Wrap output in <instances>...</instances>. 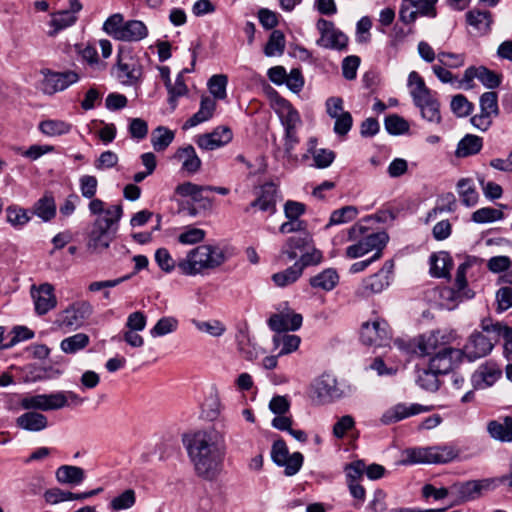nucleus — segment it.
<instances>
[{"instance_id":"nucleus-41","label":"nucleus","mask_w":512,"mask_h":512,"mask_svg":"<svg viewBox=\"0 0 512 512\" xmlns=\"http://www.w3.org/2000/svg\"><path fill=\"white\" fill-rule=\"evenodd\" d=\"M33 212L45 222L53 219L56 215V204L53 196L45 194L34 204Z\"/></svg>"},{"instance_id":"nucleus-48","label":"nucleus","mask_w":512,"mask_h":512,"mask_svg":"<svg viewBox=\"0 0 512 512\" xmlns=\"http://www.w3.org/2000/svg\"><path fill=\"white\" fill-rule=\"evenodd\" d=\"M469 25L479 31H487L492 23V14L490 11L471 10L466 14Z\"/></svg>"},{"instance_id":"nucleus-12","label":"nucleus","mask_w":512,"mask_h":512,"mask_svg":"<svg viewBox=\"0 0 512 512\" xmlns=\"http://www.w3.org/2000/svg\"><path fill=\"white\" fill-rule=\"evenodd\" d=\"M41 73L43 75L41 90L47 95L64 91L71 85L77 83L80 79L79 74L73 70L56 72L50 69H44Z\"/></svg>"},{"instance_id":"nucleus-33","label":"nucleus","mask_w":512,"mask_h":512,"mask_svg":"<svg viewBox=\"0 0 512 512\" xmlns=\"http://www.w3.org/2000/svg\"><path fill=\"white\" fill-rule=\"evenodd\" d=\"M500 372L494 365H481L473 374L471 381L475 388L484 389L493 385L499 378Z\"/></svg>"},{"instance_id":"nucleus-51","label":"nucleus","mask_w":512,"mask_h":512,"mask_svg":"<svg viewBox=\"0 0 512 512\" xmlns=\"http://www.w3.org/2000/svg\"><path fill=\"white\" fill-rule=\"evenodd\" d=\"M285 49V36L280 30H273L265 45L264 53L268 57L281 55Z\"/></svg>"},{"instance_id":"nucleus-10","label":"nucleus","mask_w":512,"mask_h":512,"mask_svg":"<svg viewBox=\"0 0 512 512\" xmlns=\"http://www.w3.org/2000/svg\"><path fill=\"white\" fill-rule=\"evenodd\" d=\"M495 488L496 480L492 478L457 482L452 484V497L458 502H468Z\"/></svg>"},{"instance_id":"nucleus-64","label":"nucleus","mask_w":512,"mask_h":512,"mask_svg":"<svg viewBox=\"0 0 512 512\" xmlns=\"http://www.w3.org/2000/svg\"><path fill=\"white\" fill-rule=\"evenodd\" d=\"M206 232L203 229L188 226L178 235V242L184 245H193L205 239Z\"/></svg>"},{"instance_id":"nucleus-36","label":"nucleus","mask_w":512,"mask_h":512,"mask_svg":"<svg viewBox=\"0 0 512 512\" xmlns=\"http://www.w3.org/2000/svg\"><path fill=\"white\" fill-rule=\"evenodd\" d=\"M461 202L466 207H473L479 201V193L471 178H461L456 185Z\"/></svg>"},{"instance_id":"nucleus-23","label":"nucleus","mask_w":512,"mask_h":512,"mask_svg":"<svg viewBox=\"0 0 512 512\" xmlns=\"http://www.w3.org/2000/svg\"><path fill=\"white\" fill-rule=\"evenodd\" d=\"M116 77L124 85H135L142 77V67L133 58L126 61L119 58L116 65Z\"/></svg>"},{"instance_id":"nucleus-59","label":"nucleus","mask_w":512,"mask_h":512,"mask_svg":"<svg viewBox=\"0 0 512 512\" xmlns=\"http://www.w3.org/2000/svg\"><path fill=\"white\" fill-rule=\"evenodd\" d=\"M7 222L15 228H22L30 221L27 210L18 206H9L6 209Z\"/></svg>"},{"instance_id":"nucleus-37","label":"nucleus","mask_w":512,"mask_h":512,"mask_svg":"<svg viewBox=\"0 0 512 512\" xmlns=\"http://www.w3.org/2000/svg\"><path fill=\"white\" fill-rule=\"evenodd\" d=\"M339 282V275L334 268H327L310 278L309 283L315 289L333 290Z\"/></svg>"},{"instance_id":"nucleus-19","label":"nucleus","mask_w":512,"mask_h":512,"mask_svg":"<svg viewBox=\"0 0 512 512\" xmlns=\"http://www.w3.org/2000/svg\"><path fill=\"white\" fill-rule=\"evenodd\" d=\"M431 356L428 367L438 375L447 374L461 360L462 351L460 349L450 347Z\"/></svg>"},{"instance_id":"nucleus-53","label":"nucleus","mask_w":512,"mask_h":512,"mask_svg":"<svg viewBox=\"0 0 512 512\" xmlns=\"http://www.w3.org/2000/svg\"><path fill=\"white\" fill-rule=\"evenodd\" d=\"M228 78L224 74L213 75L208 81V88L210 93L213 95L215 101L223 100L227 97L226 87Z\"/></svg>"},{"instance_id":"nucleus-52","label":"nucleus","mask_w":512,"mask_h":512,"mask_svg":"<svg viewBox=\"0 0 512 512\" xmlns=\"http://www.w3.org/2000/svg\"><path fill=\"white\" fill-rule=\"evenodd\" d=\"M480 111L492 117L499 115L498 94L494 91L483 93L479 99Z\"/></svg>"},{"instance_id":"nucleus-20","label":"nucleus","mask_w":512,"mask_h":512,"mask_svg":"<svg viewBox=\"0 0 512 512\" xmlns=\"http://www.w3.org/2000/svg\"><path fill=\"white\" fill-rule=\"evenodd\" d=\"M302 315L286 309L270 316L267 321L269 328L275 332L298 330L302 325Z\"/></svg>"},{"instance_id":"nucleus-46","label":"nucleus","mask_w":512,"mask_h":512,"mask_svg":"<svg viewBox=\"0 0 512 512\" xmlns=\"http://www.w3.org/2000/svg\"><path fill=\"white\" fill-rule=\"evenodd\" d=\"M174 132L166 127L159 126L153 130L151 143L155 151H164L173 141Z\"/></svg>"},{"instance_id":"nucleus-16","label":"nucleus","mask_w":512,"mask_h":512,"mask_svg":"<svg viewBox=\"0 0 512 512\" xmlns=\"http://www.w3.org/2000/svg\"><path fill=\"white\" fill-rule=\"evenodd\" d=\"M31 296L34 301L35 311L38 315H45L57 305V299L54 294V287L50 283H43L36 287H31Z\"/></svg>"},{"instance_id":"nucleus-4","label":"nucleus","mask_w":512,"mask_h":512,"mask_svg":"<svg viewBox=\"0 0 512 512\" xmlns=\"http://www.w3.org/2000/svg\"><path fill=\"white\" fill-rule=\"evenodd\" d=\"M453 446H431L407 448L402 452L400 464H445L458 457Z\"/></svg>"},{"instance_id":"nucleus-31","label":"nucleus","mask_w":512,"mask_h":512,"mask_svg":"<svg viewBox=\"0 0 512 512\" xmlns=\"http://www.w3.org/2000/svg\"><path fill=\"white\" fill-rule=\"evenodd\" d=\"M55 477L60 484L78 486L85 480L86 473L79 466L62 465L57 468Z\"/></svg>"},{"instance_id":"nucleus-56","label":"nucleus","mask_w":512,"mask_h":512,"mask_svg":"<svg viewBox=\"0 0 512 512\" xmlns=\"http://www.w3.org/2000/svg\"><path fill=\"white\" fill-rule=\"evenodd\" d=\"M481 327L484 332L493 333L495 341H497L499 337L509 340L512 339V328L500 322L492 323L490 319H484L481 323Z\"/></svg>"},{"instance_id":"nucleus-55","label":"nucleus","mask_w":512,"mask_h":512,"mask_svg":"<svg viewBox=\"0 0 512 512\" xmlns=\"http://www.w3.org/2000/svg\"><path fill=\"white\" fill-rule=\"evenodd\" d=\"M504 213L492 207H483L472 214V221L479 224L495 222L503 219Z\"/></svg>"},{"instance_id":"nucleus-29","label":"nucleus","mask_w":512,"mask_h":512,"mask_svg":"<svg viewBox=\"0 0 512 512\" xmlns=\"http://www.w3.org/2000/svg\"><path fill=\"white\" fill-rule=\"evenodd\" d=\"M277 188L273 183H266L261 187L258 198L250 203V207H257L263 212L274 214L276 212Z\"/></svg>"},{"instance_id":"nucleus-60","label":"nucleus","mask_w":512,"mask_h":512,"mask_svg":"<svg viewBox=\"0 0 512 512\" xmlns=\"http://www.w3.org/2000/svg\"><path fill=\"white\" fill-rule=\"evenodd\" d=\"M358 210L354 206H345L331 213L328 226L338 225L352 221L356 218Z\"/></svg>"},{"instance_id":"nucleus-8","label":"nucleus","mask_w":512,"mask_h":512,"mask_svg":"<svg viewBox=\"0 0 512 512\" xmlns=\"http://www.w3.org/2000/svg\"><path fill=\"white\" fill-rule=\"evenodd\" d=\"M393 267L394 265L391 261L385 262L378 272L362 280L355 291V295L362 299H368L375 294L381 293L392 281Z\"/></svg>"},{"instance_id":"nucleus-39","label":"nucleus","mask_w":512,"mask_h":512,"mask_svg":"<svg viewBox=\"0 0 512 512\" xmlns=\"http://www.w3.org/2000/svg\"><path fill=\"white\" fill-rule=\"evenodd\" d=\"M483 139L477 135L467 134L459 142L455 151L457 157H468L480 152Z\"/></svg>"},{"instance_id":"nucleus-28","label":"nucleus","mask_w":512,"mask_h":512,"mask_svg":"<svg viewBox=\"0 0 512 512\" xmlns=\"http://www.w3.org/2000/svg\"><path fill=\"white\" fill-rule=\"evenodd\" d=\"M16 425L25 431L40 432L48 427V419L40 412L27 411L17 417Z\"/></svg>"},{"instance_id":"nucleus-18","label":"nucleus","mask_w":512,"mask_h":512,"mask_svg":"<svg viewBox=\"0 0 512 512\" xmlns=\"http://www.w3.org/2000/svg\"><path fill=\"white\" fill-rule=\"evenodd\" d=\"M314 393L320 402H331L343 396L344 391L331 374H322L314 383Z\"/></svg>"},{"instance_id":"nucleus-42","label":"nucleus","mask_w":512,"mask_h":512,"mask_svg":"<svg viewBox=\"0 0 512 512\" xmlns=\"http://www.w3.org/2000/svg\"><path fill=\"white\" fill-rule=\"evenodd\" d=\"M90 343V338L85 333H77L63 339L60 343L61 350L66 354H75L86 348Z\"/></svg>"},{"instance_id":"nucleus-54","label":"nucleus","mask_w":512,"mask_h":512,"mask_svg":"<svg viewBox=\"0 0 512 512\" xmlns=\"http://www.w3.org/2000/svg\"><path fill=\"white\" fill-rule=\"evenodd\" d=\"M384 126L391 135H401L409 131V123L397 114L388 115L384 120Z\"/></svg>"},{"instance_id":"nucleus-50","label":"nucleus","mask_w":512,"mask_h":512,"mask_svg":"<svg viewBox=\"0 0 512 512\" xmlns=\"http://www.w3.org/2000/svg\"><path fill=\"white\" fill-rule=\"evenodd\" d=\"M136 503V492L133 489H126L109 502L112 511H121L132 508Z\"/></svg>"},{"instance_id":"nucleus-44","label":"nucleus","mask_w":512,"mask_h":512,"mask_svg":"<svg viewBox=\"0 0 512 512\" xmlns=\"http://www.w3.org/2000/svg\"><path fill=\"white\" fill-rule=\"evenodd\" d=\"M301 339L297 335H277L273 337L275 348L281 347L278 356H283L296 351L300 345Z\"/></svg>"},{"instance_id":"nucleus-40","label":"nucleus","mask_w":512,"mask_h":512,"mask_svg":"<svg viewBox=\"0 0 512 512\" xmlns=\"http://www.w3.org/2000/svg\"><path fill=\"white\" fill-rule=\"evenodd\" d=\"M38 128L48 137H58L70 133L72 124L60 119H46L39 123Z\"/></svg>"},{"instance_id":"nucleus-1","label":"nucleus","mask_w":512,"mask_h":512,"mask_svg":"<svg viewBox=\"0 0 512 512\" xmlns=\"http://www.w3.org/2000/svg\"><path fill=\"white\" fill-rule=\"evenodd\" d=\"M187 453L198 477L215 480L223 469L226 455L224 435L215 428L198 430L184 439Z\"/></svg>"},{"instance_id":"nucleus-25","label":"nucleus","mask_w":512,"mask_h":512,"mask_svg":"<svg viewBox=\"0 0 512 512\" xmlns=\"http://www.w3.org/2000/svg\"><path fill=\"white\" fill-rule=\"evenodd\" d=\"M426 411V408L420 404L406 405L399 403L392 408L388 409L381 417L383 424H392L401 421L410 416L418 415Z\"/></svg>"},{"instance_id":"nucleus-7","label":"nucleus","mask_w":512,"mask_h":512,"mask_svg":"<svg viewBox=\"0 0 512 512\" xmlns=\"http://www.w3.org/2000/svg\"><path fill=\"white\" fill-rule=\"evenodd\" d=\"M92 312L93 307L88 301H76L58 313L54 324L64 332H71L83 326Z\"/></svg>"},{"instance_id":"nucleus-61","label":"nucleus","mask_w":512,"mask_h":512,"mask_svg":"<svg viewBox=\"0 0 512 512\" xmlns=\"http://www.w3.org/2000/svg\"><path fill=\"white\" fill-rule=\"evenodd\" d=\"M408 85L411 87L410 94L413 100L432 93L425 85L423 78L416 71H412L409 74Z\"/></svg>"},{"instance_id":"nucleus-35","label":"nucleus","mask_w":512,"mask_h":512,"mask_svg":"<svg viewBox=\"0 0 512 512\" xmlns=\"http://www.w3.org/2000/svg\"><path fill=\"white\" fill-rule=\"evenodd\" d=\"M148 35L146 25L139 20H130L125 22L118 40L127 42H137L144 39Z\"/></svg>"},{"instance_id":"nucleus-5","label":"nucleus","mask_w":512,"mask_h":512,"mask_svg":"<svg viewBox=\"0 0 512 512\" xmlns=\"http://www.w3.org/2000/svg\"><path fill=\"white\" fill-rule=\"evenodd\" d=\"M274 110L284 127L283 140L285 154L291 157L293 150L300 142L297 134V129L302 124L300 114L292 104L284 98L276 99Z\"/></svg>"},{"instance_id":"nucleus-62","label":"nucleus","mask_w":512,"mask_h":512,"mask_svg":"<svg viewBox=\"0 0 512 512\" xmlns=\"http://www.w3.org/2000/svg\"><path fill=\"white\" fill-rule=\"evenodd\" d=\"M465 54L464 53H453L440 51L437 54V59L440 64L446 66L447 68L456 69L464 66L465 64Z\"/></svg>"},{"instance_id":"nucleus-22","label":"nucleus","mask_w":512,"mask_h":512,"mask_svg":"<svg viewBox=\"0 0 512 512\" xmlns=\"http://www.w3.org/2000/svg\"><path fill=\"white\" fill-rule=\"evenodd\" d=\"M233 133L228 126H219L211 133L201 135L197 144L204 150H215L232 141Z\"/></svg>"},{"instance_id":"nucleus-6","label":"nucleus","mask_w":512,"mask_h":512,"mask_svg":"<svg viewBox=\"0 0 512 512\" xmlns=\"http://www.w3.org/2000/svg\"><path fill=\"white\" fill-rule=\"evenodd\" d=\"M456 334L449 330H435L422 334L408 344L409 350L418 356H429L451 347Z\"/></svg>"},{"instance_id":"nucleus-63","label":"nucleus","mask_w":512,"mask_h":512,"mask_svg":"<svg viewBox=\"0 0 512 512\" xmlns=\"http://www.w3.org/2000/svg\"><path fill=\"white\" fill-rule=\"evenodd\" d=\"M450 108L457 117H466L471 114L473 104L464 95L458 94L452 97Z\"/></svg>"},{"instance_id":"nucleus-58","label":"nucleus","mask_w":512,"mask_h":512,"mask_svg":"<svg viewBox=\"0 0 512 512\" xmlns=\"http://www.w3.org/2000/svg\"><path fill=\"white\" fill-rule=\"evenodd\" d=\"M191 322L196 327V329L213 337H220L226 331L225 325L219 320L199 321L192 319Z\"/></svg>"},{"instance_id":"nucleus-2","label":"nucleus","mask_w":512,"mask_h":512,"mask_svg":"<svg viewBox=\"0 0 512 512\" xmlns=\"http://www.w3.org/2000/svg\"><path fill=\"white\" fill-rule=\"evenodd\" d=\"M226 261L223 249L218 245L202 244L191 249L177 261V268L183 275L195 276L214 270Z\"/></svg>"},{"instance_id":"nucleus-3","label":"nucleus","mask_w":512,"mask_h":512,"mask_svg":"<svg viewBox=\"0 0 512 512\" xmlns=\"http://www.w3.org/2000/svg\"><path fill=\"white\" fill-rule=\"evenodd\" d=\"M369 229L359 223L354 224L348 229V240L356 241L355 244L346 248V256L350 259H356L365 254L375 251L382 256V249L388 242V234L385 232H371Z\"/></svg>"},{"instance_id":"nucleus-17","label":"nucleus","mask_w":512,"mask_h":512,"mask_svg":"<svg viewBox=\"0 0 512 512\" xmlns=\"http://www.w3.org/2000/svg\"><path fill=\"white\" fill-rule=\"evenodd\" d=\"M103 220H95L87 241V250L92 254H100L112 242V235Z\"/></svg>"},{"instance_id":"nucleus-14","label":"nucleus","mask_w":512,"mask_h":512,"mask_svg":"<svg viewBox=\"0 0 512 512\" xmlns=\"http://www.w3.org/2000/svg\"><path fill=\"white\" fill-rule=\"evenodd\" d=\"M494 338L484 335L482 332H474L464 345L462 356L465 355L469 361H474L488 355L494 347Z\"/></svg>"},{"instance_id":"nucleus-15","label":"nucleus","mask_w":512,"mask_h":512,"mask_svg":"<svg viewBox=\"0 0 512 512\" xmlns=\"http://www.w3.org/2000/svg\"><path fill=\"white\" fill-rule=\"evenodd\" d=\"M210 185H197L192 182H184L175 188V193L181 197H188L202 211H210L213 207L212 198L205 195Z\"/></svg>"},{"instance_id":"nucleus-13","label":"nucleus","mask_w":512,"mask_h":512,"mask_svg":"<svg viewBox=\"0 0 512 512\" xmlns=\"http://www.w3.org/2000/svg\"><path fill=\"white\" fill-rule=\"evenodd\" d=\"M360 339L365 345L386 346L391 340V332L388 323L376 318L362 324Z\"/></svg>"},{"instance_id":"nucleus-45","label":"nucleus","mask_w":512,"mask_h":512,"mask_svg":"<svg viewBox=\"0 0 512 512\" xmlns=\"http://www.w3.org/2000/svg\"><path fill=\"white\" fill-rule=\"evenodd\" d=\"M300 264L294 263L284 271L273 274L272 280L278 287H285L297 281L302 275Z\"/></svg>"},{"instance_id":"nucleus-26","label":"nucleus","mask_w":512,"mask_h":512,"mask_svg":"<svg viewBox=\"0 0 512 512\" xmlns=\"http://www.w3.org/2000/svg\"><path fill=\"white\" fill-rule=\"evenodd\" d=\"M413 101L420 109L423 119L433 124L441 123L440 104L432 93L416 98Z\"/></svg>"},{"instance_id":"nucleus-11","label":"nucleus","mask_w":512,"mask_h":512,"mask_svg":"<svg viewBox=\"0 0 512 512\" xmlns=\"http://www.w3.org/2000/svg\"><path fill=\"white\" fill-rule=\"evenodd\" d=\"M438 0H401L399 19L404 24H412L418 16L435 18Z\"/></svg>"},{"instance_id":"nucleus-49","label":"nucleus","mask_w":512,"mask_h":512,"mask_svg":"<svg viewBox=\"0 0 512 512\" xmlns=\"http://www.w3.org/2000/svg\"><path fill=\"white\" fill-rule=\"evenodd\" d=\"M416 383L426 391H436L439 388L438 374L429 367L420 369L417 371Z\"/></svg>"},{"instance_id":"nucleus-27","label":"nucleus","mask_w":512,"mask_h":512,"mask_svg":"<svg viewBox=\"0 0 512 512\" xmlns=\"http://www.w3.org/2000/svg\"><path fill=\"white\" fill-rule=\"evenodd\" d=\"M217 108L215 99L210 96H202L199 110L193 114L185 123L183 128L188 129L213 118Z\"/></svg>"},{"instance_id":"nucleus-57","label":"nucleus","mask_w":512,"mask_h":512,"mask_svg":"<svg viewBox=\"0 0 512 512\" xmlns=\"http://www.w3.org/2000/svg\"><path fill=\"white\" fill-rule=\"evenodd\" d=\"M77 20V16L73 14L71 11L63 10L56 13L52 20L51 26L54 27V30L50 32V35L57 34L60 30H63L67 27L72 26Z\"/></svg>"},{"instance_id":"nucleus-43","label":"nucleus","mask_w":512,"mask_h":512,"mask_svg":"<svg viewBox=\"0 0 512 512\" xmlns=\"http://www.w3.org/2000/svg\"><path fill=\"white\" fill-rule=\"evenodd\" d=\"M471 267V264L469 261H465L461 263L456 271V277H455V287L456 291H453L451 289H447L444 291V293H447L448 295H454L456 294V298H459L461 296L471 297V295H468V292L465 291L467 287V280H466V273L467 270Z\"/></svg>"},{"instance_id":"nucleus-32","label":"nucleus","mask_w":512,"mask_h":512,"mask_svg":"<svg viewBox=\"0 0 512 512\" xmlns=\"http://www.w3.org/2000/svg\"><path fill=\"white\" fill-rule=\"evenodd\" d=\"M236 342L239 352L245 357V359L251 361L258 357V347L253 342L247 325H243L238 328L236 333Z\"/></svg>"},{"instance_id":"nucleus-21","label":"nucleus","mask_w":512,"mask_h":512,"mask_svg":"<svg viewBox=\"0 0 512 512\" xmlns=\"http://www.w3.org/2000/svg\"><path fill=\"white\" fill-rule=\"evenodd\" d=\"M475 78H477L486 88L495 89L501 84V75L494 71L486 68L485 66H470L463 74L461 83L470 84Z\"/></svg>"},{"instance_id":"nucleus-24","label":"nucleus","mask_w":512,"mask_h":512,"mask_svg":"<svg viewBox=\"0 0 512 512\" xmlns=\"http://www.w3.org/2000/svg\"><path fill=\"white\" fill-rule=\"evenodd\" d=\"M58 397L55 393L26 395L21 398L19 404L25 410L51 411L58 406Z\"/></svg>"},{"instance_id":"nucleus-38","label":"nucleus","mask_w":512,"mask_h":512,"mask_svg":"<svg viewBox=\"0 0 512 512\" xmlns=\"http://www.w3.org/2000/svg\"><path fill=\"white\" fill-rule=\"evenodd\" d=\"M175 157L182 162V169L190 174L196 173L201 167V160L192 145L178 149Z\"/></svg>"},{"instance_id":"nucleus-47","label":"nucleus","mask_w":512,"mask_h":512,"mask_svg":"<svg viewBox=\"0 0 512 512\" xmlns=\"http://www.w3.org/2000/svg\"><path fill=\"white\" fill-rule=\"evenodd\" d=\"M179 321L174 316H165L160 318L150 329V335L153 338L162 337L173 333L178 329Z\"/></svg>"},{"instance_id":"nucleus-34","label":"nucleus","mask_w":512,"mask_h":512,"mask_svg":"<svg viewBox=\"0 0 512 512\" xmlns=\"http://www.w3.org/2000/svg\"><path fill=\"white\" fill-rule=\"evenodd\" d=\"M430 274L436 278L447 277L452 268V259L447 252L441 251L430 256Z\"/></svg>"},{"instance_id":"nucleus-9","label":"nucleus","mask_w":512,"mask_h":512,"mask_svg":"<svg viewBox=\"0 0 512 512\" xmlns=\"http://www.w3.org/2000/svg\"><path fill=\"white\" fill-rule=\"evenodd\" d=\"M320 37L316 44L324 49L346 51L348 48V37L341 30L335 27L332 21L320 18L316 23Z\"/></svg>"},{"instance_id":"nucleus-30","label":"nucleus","mask_w":512,"mask_h":512,"mask_svg":"<svg viewBox=\"0 0 512 512\" xmlns=\"http://www.w3.org/2000/svg\"><path fill=\"white\" fill-rule=\"evenodd\" d=\"M312 243V237L309 232L299 233L298 235L289 237L281 249V254L286 255L289 260H294L298 256V252H302Z\"/></svg>"}]
</instances>
